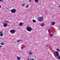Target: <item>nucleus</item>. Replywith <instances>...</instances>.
I'll use <instances>...</instances> for the list:
<instances>
[{
    "mask_svg": "<svg viewBox=\"0 0 60 60\" xmlns=\"http://www.w3.org/2000/svg\"><path fill=\"white\" fill-rule=\"evenodd\" d=\"M26 29L29 32H31V31L33 30V29L31 28L30 27H27Z\"/></svg>",
    "mask_w": 60,
    "mask_h": 60,
    "instance_id": "obj_1",
    "label": "nucleus"
},
{
    "mask_svg": "<svg viewBox=\"0 0 60 60\" xmlns=\"http://www.w3.org/2000/svg\"><path fill=\"white\" fill-rule=\"evenodd\" d=\"M10 11L12 13H16V9H14L10 10Z\"/></svg>",
    "mask_w": 60,
    "mask_h": 60,
    "instance_id": "obj_2",
    "label": "nucleus"
},
{
    "mask_svg": "<svg viewBox=\"0 0 60 60\" xmlns=\"http://www.w3.org/2000/svg\"><path fill=\"white\" fill-rule=\"evenodd\" d=\"M10 32L11 34H14L16 32V30H10Z\"/></svg>",
    "mask_w": 60,
    "mask_h": 60,
    "instance_id": "obj_3",
    "label": "nucleus"
},
{
    "mask_svg": "<svg viewBox=\"0 0 60 60\" xmlns=\"http://www.w3.org/2000/svg\"><path fill=\"white\" fill-rule=\"evenodd\" d=\"M55 53L56 54V55H57V56H58V59H60V57L59 56V53H58V51L55 52Z\"/></svg>",
    "mask_w": 60,
    "mask_h": 60,
    "instance_id": "obj_4",
    "label": "nucleus"
},
{
    "mask_svg": "<svg viewBox=\"0 0 60 60\" xmlns=\"http://www.w3.org/2000/svg\"><path fill=\"white\" fill-rule=\"evenodd\" d=\"M43 18L42 17H40L38 18V20L39 21H41L43 20Z\"/></svg>",
    "mask_w": 60,
    "mask_h": 60,
    "instance_id": "obj_5",
    "label": "nucleus"
},
{
    "mask_svg": "<svg viewBox=\"0 0 60 60\" xmlns=\"http://www.w3.org/2000/svg\"><path fill=\"white\" fill-rule=\"evenodd\" d=\"M51 26H54L56 24V23L54 22H51Z\"/></svg>",
    "mask_w": 60,
    "mask_h": 60,
    "instance_id": "obj_6",
    "label": "nucleus"
},
{
    "mask_svg": "<svg viewBox=\"0 0 60 60\" xmlns=\"http://www.w3.org/2000/svg\"><path fill=\"white\" fill-rule=\"evenodd\" d=\"M3 26L4 27H6L8 26V25L7 23H4L3 25Z\"/></svg>",
    "mask_w": 60,
    "mask_h": 60,
    "instance_id": "obj_7",
    "label": "nucleus"
},
{
    "mask_svg": "<svg viewBox=\"0 0 60 60\" xmlns=\"http://www.w3.org/2000/svg\"><path fill=\"white\" fill-rule=\"evenodd\" d=\"M30 55H31L33 54V52H32V51H30V52L28 53Z\"/></svg>",
    "mask_w": 60,
    "mask_h": 60,
    "instance_id": "obj_8",
    "label": "nucleus"
},
{
    "mask_svg": "<svg viewBox=\"0 0 60 60\" xmlns=\"http://www.w3.org/2000/svg\"><path fill=\"white\" fill-rule=\"evenodd\" d=\"M17 60H20V59H21V58L19 57H17Z\"/></svg>",
    "mask_w": 60,
    "mask_h": 60,
    "instance_id": "obj_9",
    "label": "nucleus"
},
{
    "mask_svg": "<svg viewBox=\"0 0 60 60\" xmlns=\"http://www.w3.org/2000/svg\"><path fill=\"white\" fill-rule=\"evenodd\" d=\"M23 25V23L22 22H20L19 24V26H22Z\"/></svg>",
    "mask_w": 60,
    "mask_h": 60,
    "instance_id": "obj_10",
    "label": "nucleus"
},
{
    "mask_svg": "<svg viewBox=\"0 0 60 60\" xmlns=\"http://www.w3.org/2000/svg\"><path fill=\"white\" fill-rule=\"evenodd\" d=\"M32 21L34 23H35V22H36V21H35V20L33 19L32 20Z\"/></svg>",
    "mask_w": 60,
    "mask_h": 60,
    "instance_id": "obj_11",
    "label": "nucleus"
},
{
    "mask_svg": "<svg viewBox=\"0 0 60 60\" xmlns=\"http://www.w3.org/2000/svg\"><path fill=\"white\" fill-rule=\"evenodd\" d=\"M0 44L1 45H4V42H2L0 43Z\"/></svg>",
    "mask_w": 60,
    "mask_h": 60,
    "instance_id": "obj_12",
    "label": "nucleus"
},
{
    "mask_svg": "<svg viewBox=\"0 0 60 60\" xmlns=\"http://www.w3.org/2000/svg\"><path fill=\"white\" fill-rule=\"evenodd\" d=\"M41 26H44V23H42L41 24Z\"/></svg>",
    "mask_w": 60,
    "mask_h": 60,
    "instance_id": "obj_13",
    "label": "nucleus"
},
{
    "mask_svg": "<svg viewBox=\"0 0 60 60\" xmlns=\"http://www.w3.org/2000/svg\"><path fill=\"white\" fill-rule=\"evenodd\" d=\"M35 1L36 3H38L39 2L38 0H35Z\"/></svg>",
    "mask_w": 60,
    "mask_h": 60,
    "instance_id": "obj_14",
    "label": "nucleus"
},
{
    "mask_svg": "<svg viewBox=\"0 0 60 60\" xmlns=\"http://www.w3.org/2000/svg\"><path fill=\"white\" fill-rule=\"evenodd\" d=\"M47 30H48V32H50V33H51V31H50V30L49 29H47Z\"/></svg>",
    "mask_w": 60,
    "mask_h": 60,
    "instance_id": "obj_15",
    "label": "nucleus"
},
{
    "mask_svg": "<svg viewBox=\"0 0 60 60\" xmlns=\"http://www.w3.org/2000/svg\"><path fill=\"white\" fill-rule=\"evenodd\" d=\"M4 22H6L7 23H8V21H7L5 20V21H4Z\"/></svg>",
    "mask_w": 60,
    "mask_h": 60,
    "instance_id": "obj_16",
    "label": "nucleus"
},
{
    "mask_svg": "<svg viewBox=\"0 0 60 60\" xmlns=\"http://www.w3.org/2000/svg\"><path fill=\"white\" fill-rule=\"evenodd\" d=\"M29 7V5H27L26 6V8H28Z\"/></svg>",
    "mask_w": 60,
    "mask_h": 60,
    "instance_id": "obj_17",
    "label": "nucleus"
},
{
    "mask_svg": "<svg viewBox=\"0 0 60 60\" xmlns=\"http://www.w3.org/2000/svg\"><path fill=\"white\" fill-rule=\"evenodd\" d=\"M56 50H57V51H58V52H60V50H59V49H57Z\"/></svg>",
    "mask_w": 60,
    "mask_h": 60,
    "instance_id": "obj_18",
    "label": "nucleus"
},
{
    "mask_svg": "<svg viewBox=\"0 0 60 60\" xmlns=\"http://www.w3.org/2000/svg\"><path fill=\"white\" fill-rule=\"evenodd\" d=\"M20 41H22L21 40H17V42H19Z\"/></svg>",
    "mask_w": 60,
    "mask_h": 60,
    "instance_id": "obj_19",
    "label": "nucleus"
},
{
    "mask_svg": "<svg viewBox=\"0 0 60 60\" xmlns=\"http://www.w3.org/2000/svg\"><path fill=\"white\" fill-rule=\"evenodd\" d=\"M25 5V4H22V5L23 7H24V6Z\"/></svg>",
    "mask_w": 60,
    "mask_h": 60,
    "instance_id": "obj_20",
    "label": "nucleus"
},
{
    "mask_svg": "<svg viewBox=\"0 0 60 60\" xmlns=\"http://www.w3.org/2000/svg\"><path fill=\"white\" fill-rule=\"evenodd\" d=\"M0 36H3V34H1L0 35Z\"/></svg>",
    "mask_w": 60,
    "mask_h": 60,
    "instance_id": "obj_21",
    "label": "nucleus"
},
{
    "mask_svg": "<svg viewBox=\"0 0 60 60\" xmlns=\"http://www.w3.org/2000/svg\"><path fill=\"white\" fill-rule=\"evenodd\" d=\"M0 34H3V32L2 31H1L0 32Z\"/></svg>",
    "mask_w": 60,
    "mask_h": 60,
    "instance_id": "obj_22",
    "label": "nucleus"
},
{
    "mask_svg": "<svg viewBox=\"0 0 60 60\" xmlns=\"http://www.w3.org/2000/svg\"><path fill=\"white\" fill-rule=\"evenodd\" d=\"M53 55H54V56H55V57H56V54L55 53H53Z\"/></svg>",
    "mask_w": 60,
    "mask_h": 60,
    "instance_id": "obj_23",
    "label": "nucleus"
},
{
    "mask_svg": "<svg viewBox=\"0 0 60 60\" xmlns=\"http://www.w3.org/2000/svg\"><path fill=\"white\" fill-rule=\"evenodd\" d=\"M30 60H34V59L33 58H32L30 59Z\"/></svg>",
    "mask_w": 60,
    "mask_h": 60,
    "instance_id": "obj_24",
    "label": "nucleus"
},
{
    "mask_svg": "<svg viewBox=\"0 0 60 60\" xmlns=\"http://www.w3.org/2000/svg\"><path fill=\"white\" fill-rule=\"evenodd\" d=\"M3 0H0V2H3Z\"/></svg>",
    "mask_w": 60,
    "mask_h": 60,
    "instance_id": "obj_25",
    "label": "nucleus"
},
{
    "mask_svg": "<svg viewBox=\"0 0 60 60\" xmlns=\"http://www.w3.org/2000/svg\"><path fill=\"white\" fill-rule=\"evenodd\" d=\"M23 48H24L23 47H21V49H23Z\"/></svg>",
    "mask_w": 60,
    "mask_h": 60,
    "instance_id": "obj_26",
    "label": "nucleus"
},
{
    "mask_svg": "<svg viewBox=\"0 0 60 60\" xmlns=\"http://www.w3.org/2000/svg\"><path fill=\"white\" fill-rule=\"evenodd\" d=\"M2 47H3V46L0 45V48H1Z\"/></svg>",
    "mask_w": 60,
    "mask_h": 60,
    "instance_id": "obj_27",
    "label": "nucleus"
},
{
    "mask_svg": "<svg viewBox=\"0 0 60 60\" xmlns=\"http://www.w3.org/2000/svg\"><path fill=\"white\" fill-rule=\"evenodd\" d=\"M29 2H31V0H29Z\"/></svg>",
    "mask_w": 60,
    "mask_h": 60,
    "instance_id": "obj_28",
    "label": "nucleus"
},
{
    "mask_svg": "<svg viewBox=\"0 0 60 60\" xmlns=\"http://www.w3.org/2000/svg\"><path fill=\"white\" fill-rule=\"evenodd\" d=\"M27 59L28 60H30V59H29V58H28Z\"/></svg>",
    "mask_w": 60,
    "mask_h": 60,
    "instance_id": "obj_29",
    "label": "nucleus"
},
{
    "mask_svg": "<svg viewBox=\"0 0 60 60\" xmlns=\"http://www.w3.org/2000/svg\"><path fill=\"white\" fill-rule=\"evenodd\" d=\"M53 36V34H52L51 35V37H52V36Z\"/></svg>",
    "mask_w": 60,
    "mask_h": 60,
    "instance_id": "obj_30",
    "label": "nucleus"
},
{
    "mask_svg": "<svg viewBox=\"0 0 60 60\" xmlns=\"http://www.w3.org/2000/svg\"><path fill=\"white\" fill-rule=\"evenodd\" d=\"M48 46H48V45H46V47H48Z\"/></svg>",
    "mask_w": 60,
    "mask_h": 60,
    "instance_id": "obj_31",
    "label": "nucleus"
},
{
    "mask_svg": "<svg viewBox=\"0 0 60 60\" xmlns=\"http://www.w3.org/2000/svg\"><path fill=\"white\" fill-rule=\"evenodd\" d=\"M59 8H60V5L59 6Z\"/></svg>",
    "mask_w": 60,
    "mask_h": 60,
    "instance_id": "obj_32",
    "label": "nucleus"
},
{
    "mask_svg": "<svg viewBox=\"0 0 60 60\" xmlns=\"http://www.w3.org/2000/svg\"><path fill=\"white\" fill-rule=\"evenodd\" d=\"M1 8V6L0 5V8Z\"/></svg>",
    "mask_w": 60,
    "mask_h": 60,
    "instance_id": "obj_33",
    "label": "nucleus"
},
{
    "mask_svg": "<svg viewBox=\"0 0 60 60\" xmlns=\"http://www.w3.org/2000/svg\"><path fill=\"white\" fill-rule=\"evenodd\" d=\"M7 24H8V23H7Z\"/></svg>",
    "mask_w": 60,
    "mask_h": 60,
    "instance_id": "obj_34",
    "label": "nucleus"
}]
</instances>
